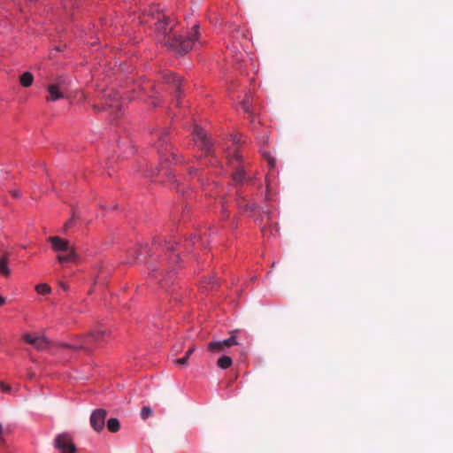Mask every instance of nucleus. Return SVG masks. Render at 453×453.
I'll return each instance as SVG.
<instances>
[{"label": "nucleus", "mask_w": 453, "mask_h": 453, "mask_svg": "<svg viewBox=\"0 0 453 453\" xmlns=\"http://www.w3.org/2000/svg\"><path fill=\"white\" fill-rule=\"evenodd\" d=\"M195 351V346H192L188 349V350L186 352L185 356L183 357L176 359L174 362L178 365H185L188 363V360L189 357L192 355V353Z\"/></svg>", "instance_id": "19"}, {"label": "nucleus", "mask_w": 453, "mask_h": 453, "mask_svg": "<svg viewBox=\"0 0 453 453\" xmlns=\"http://www.w3.org/2000/svg\"><path fill=\"white\" fill-rule=\"evenodd\" d=\"M241 155L238 151H234L233 155L229 158V163L234 165V161L239 163L241 161Z\"/></svg>", "instance_id": "25"}, {"label": "nucleus", "mask_w": 453, "mask_h": 453, "mask_svg": "<svg viewBox=\"0 0 453 453\" xmlns=\"http://www.w3.org/2000/svg\"><path fill=\"white\" fill-rule=\"evenodd\" d=\"M106 416L107 411L104 409H96L92 412L90 425L95 431L100 432L104 429Z\"/></svg>", "instance_id": "7"}, {"label": "nucleus", "mask_w": 453, "mask_h": 453, "mask_svg": "<svg viewBox=\"0 0 453 453\" xmlns=\"http://www.w3.org/2000/svg\"><path fill=\"white\" fill-rule=\"evenodd\" d=\"M22 338L27 343L34 346L37 349L42 350L48 347V342L44 337L25 334Z\"/></svg>", "instance_id": "9"}, {"label": "nucleus", "mask_w": 453, "mask_h": 453, "mask_svg": "<svg viewBox=\"0 0 453 453\" xmlns=\"http://www.w3.org/2000/svg\"><path fill=\"white\" fill-rule=\"evenodd\" d=\"M123 100L118 92L107 89L101 96L102 109L108 111L113 119H119L121 116Z\"/></svg>", "instance_id": "3"}, {"label": "nucleus", "mask_w": 453, "mask_h": 453, "mask_svg": "<svg viewBox=\"0 0 453 453\" xmlns=\"http://www.w3.org/2000/svg\"><path fill=\"white\" fill-rule=\"evenodd\" d=\"M35 290L40 295H48L51 292V288L46 283H42L35 287Z\"/></svg>", "instance_id": "20"}, {"label": "nucleus", "mask_w": 453, "mask_h": 453, "mask_svg": "<svg viewBox=\"0 0 453 453\" xmlns=\"http://www.w3.org/2000/svg\"><path fill=\"white\" fill-rule=\"evenodd\" d=\"M0 388L2 389V391L5 392V393H9L11 392V387L9 385H7L6 383H4V381H0Z\"/></svg>", "instance_id": "27"}, {"label": "nucleus", "mask_w": 453, "mask_h": 453, "mask_svg": "<svg viewBox=\"0 0 453 453\" xmlns=\"http://www.w3.org/2000/svg\"><path fill=\"white\" fill-rule=\"evenodd\" d=\"M33 81L34 75L30 72H25L19 78L20 85L25 88L30 87Z\"/></svg>", "instance_id": "14"}, {"label": "nucleus", "mask_w": 453, "mask_h": 453, "mask_svg": "<svg viewBox=\"0 0 453 453\" xmlns=\"http://www.w3.org/2000/svg\"><path fill=\"white\" fill-rule=\"evenodd\" d=\"M207 348L209 351L213 353H221L226 351L219 341L209 342Z\"/></svg>", "instance_id": "15"}, {"label": "nucleus", "mask_w": 453, "mask_h": 453, "mask_svg": "<svg viewBox=\"0 0 453 453\" xmlns=\"http://www.w3.org/2000/svg\"><path fill=\"white\" fill-rule=\"evenodd\" d=\"M111 336V332L103 326H97L91 329L88 334L79 337V342L72 344L63 345L73 350H83L91 353L92 349L105 342Z\"/></svg>", "instance_id": "2"}, {"label": "nucleus", "mask_w": 453, "mask_h": 453, "mask_svg": "<svg viewBox=\"0 0 453 453\" xmlns=\"http://www.w3.org/2000/svg\"><path fill=\"white\" fill-rule=\"evenodd\" d=\"M107 428L111 433H117L120 428V423L118 418H111L107 421Z\"/></svg>", "instance_id": "16"}, {"label": "nucleus", "mask_w": 453, "mask_h": 453, "mask_svg": "<svg viewBox=\"0 0 453 453\" xmlns=\"http://www.w3.org/2000/svg\"><path fill=\"white\" fill-rule=\"evenodd\" d=\"M232 358L228 356H222L217 361V365L221 369H227L232 365Z\"/></svg>", "instance_id": "17"}, {"label": "nucleus", "mask_w": 453, "mask_h": 453, "mask_svg": "<svg viewBox=\"0 0 453 453\" xmlns=\"http://www.w3.org/2000/svg\"><path fill=\"white\" fill-rule=\"evenodd\" d=\"M164 79L166 83L173 84L175 88V96L176 100H179L180 95L181 93V78L173 73H165L164 75Z\"/></svg>", "instance_id": "11"}, {"label": "nucleus", "mask_w": 453, "mask_h": 453, "mask_svg": "<svg viewBox=\"0 0 453 453\" xmlns=\"http://www.w3.org/2000/svg\"><path fill=\"white\" fill-rule=\"evenodd\" d=\"M195 171H196V169H192L189 171V173L192 174Z\"/></svg>", "instance_id": "37"}, {"label": "nucleus", "mask_w": 453, "mask_h": 453, "mask_svg": "<svg viewBox=\"0 0 453 453\" xmlns=\"http://www.w3.org/2000/svg\"><path fill=\"white\" fill-rule=\"evenodd\" d=\"M238 204L241 208L243 209V211H253L256 208V205L255 203H246L244 201V199H242L241 201L238 202Z\"/></svg>", "instance_id": "22"}, {"label": "nucleus", "mask_w": 453, "mask_h": 453, "mask_svg": "<svg viewBox=\"0 0 453 453\" xmlns=\"http://www.w3.org/2000/svg\"><path fill=\"white\" fill-rule=\"evenodd\" d=\"M54 443L55 447L61 453H74L76 450V447L73 442L72 437L66 433L58 434L56 437Z\"/></svg>", "instance_id": "5"}, {"label": "nucleus", "mask_w": 453, "mask_h": 453, "mask_svg": "<svg viewBox=\"0 0 453 453\" xmlns=\"http://www.w3.org/2000/svg\"><path fill=\"white\" fill-rule=\"evenodd\" d=\"M92 108L97 112L101 111V108L97 104H93Z\"/></svg>", "instance_id": "31"}, {"label": "nucleus", "mask_w": 453, "mask_h": 453, "mask_svg": "<svg viewBox=\"0 0 453 453\" xmlns=\"http://www.w3.org/2000/svg\"><path fill=\"white\" fill-rule=\"evenodd\" d=\"M175 24L173 19L162 15L156 23V29L160 36V42L164 45L168 46L179 54H184L197 41L199 26L197 24L193 25L191 32L186 37H182L174 30Z\"/></svg>", "instance_id": "1"}, {"label": "nucleus", "mask_w": 453, "mask_h": 453, "mask_svg": "<svg viewBox=\"0 0 453 453\" xmlns=\"http://www.w3.org/2000/svg\"><path fill=\"white\" fill-rule=\"evenodd\" d=\"M48 241L51 243L53 250L59 254L67 252L71 249L74 248L68 241L58 236L49 237Z\"/></svg>", "instance_id": "8"}, {"label": "nucleus", "mask_w": 453, "mask_h": 453, "mask_svg": "<svg viewBox=\"0 0 453 453\" xmlns=\"http://www.w3.org/2000/svg\"><path fill=\"white\" fill-rule=\"evenodd\" d=\"M268 162H269V165H270L272 167L274 165V160H273V159L270 158Z\"/></svg>", "instance_id": "35"}, {"label": "nucleus", "mask_w": 453, "mask_h": 453, "mask_svg": "<svg viewBox=\"0 0 453 453\" xmlns=\"http://www.w3.org/2000/svg\"><path fill=\"white\" fill-rule=\"evenodd\" d=\"M160 142H162L163 143L166 142L165 137V136L160 137Z\"/></svg>", "instance_id": "36"}, {"label": "nucleus", "mask_w": 453, "mask_h": 453, "mask_svg": "<svg viewBox=\"0 0 453 453\" xmlns=\"http://www.w3.org/2000/svg\"><path fill=\"white\" fill-rule=\"evenodd\" d=\"M73 219H74V215L73 216L72 219H70L68 221H66V223L65 224V228H69L72 226Z\"/></svg>", "instance_id": "28"}, {"label": "nucleus", "mask_w": 453, "mask_h": 453, "mask_svg": "<svg viewBox=\"0 0 453 453\" xmlns=\"http://www.w3.org/2000/svg\"><path fill=\"white\" fill-rule=\"evenodd\" d=\"M60 287H61L64 290H67V289H68V286H67L65 283H64V282H61V283H60Z\"/></svg>", "instance_id": "32"}, {"label": "nucleus", "mask_w": 453, "mask_h": 453, "mask_svg": "<svg viewBox=\"0 0 453 453\" xmlns=\"http://www.w3.org/2000/svg\"><path fill=\"white\" fill-rule=\"evenodd\" d=\"M49 95L45 97L46 102H55L64 98V80L58 78L56 82L51 83L46 88Z\"/></svg>", "instance_id": "4"}, {"label": "nucleus", "mask_w": 453, "mask_h": 453, "mask_svg": "<svg viewBox=\"0 0 453 453\" xmlns=\"http://www.w3.org/2000/svg\"><path fill=\"white\" fill-rule=\"evenodd\" d=\"M242 107L245 112H250V98L247 97L242 103Z\"/></svg>", "instance_id": "26"}, {"label": "nucleus", "mask_w": 453, "mask_h": 453, "mask_svg": "<svg viewBox=\"0 0 453 453\" xmlns=\"http://www.w3.org/2000/svg\"><path fill=\"white\" fill-rule=\"evenodd\" d=\"M165 249H166V250H174L173 245H172V244H170V243H168V242H165Z\"/></svg>", "instance_id": "30"}, {"label": "nucleus", "mask_w": 453, "mask_h": 453, "mask_svg": "<svg viewBox=\"0 0 453 453\" xmlns=\"http://www.w3.org/2000/svg\"><path fill=\"white\" fill-rule=\"evenodd\" d=\"M158 151H159L160 159H161V170L165 171V174L169 175L170 174L169 169H168V166H166L165 165H167L170 162H173L174 164H177L179 162L178 156L174 152H171L168 157L166 153H164L162 151L161 148H158Z\"/></svg>", "instance_id": "10"}, {"label": "nucleus", "mask_w": 453, "mask_h": 453, "mask_svg": "<svg viewBox=\"0 0 453 453\" xmlns=\"http://www.w3.org/2000/svg\"><path fill=\"white\" fill-rule=\"evenodd\" d=\"M57 258H58V261L61 264L67 263V262L77 263L78 259H79V256H78L75 249L73 248L70 250H68L67 252H65V254H58Z\"/></svg>", "instance_id": "12"}, {"label": "nucleus", "mask_w": 453, "mask_h": 453, "mask_svg": "<svg viewBox=\"0 0 453 453\" xmlns=\"http://www.w3.org/2000/svg\"><path fill=\"white\" fill-rule=\"evenodd\" d=\"M5 303V298L0 296V307Z\"/></svg>", "instance_id": "33"}, {"label": "nucleus", "mask_w": 453, "mask_h": 453, "mask_svg": "<svg viewBox=\"0 0 453 453\" xmlns=\"http://www.w3.org/2000/svg\"><path fill=\"white\" fill-rule=\"evenodd\" d=\"M2 432H3V426L2 425L0 424V435H2ZM3 441V439H2V436H0V443Z\"/></svg>", "instance_id": "34"}, {"label": "nucleus", "mask_w": 453, "mask_h": 453, "mask_svg": "<svg viewBox=\"0 0 453 453\" xmlns=\"http://www.w3.org/2000/svg\"><path fill=\"white\" fill-rule=\"evenodd\" d=\"M152 413V411L150 407L144 406L141 410V418L142 419H147Z\"/></svg>", "instance_id": "23"}, {"label": "nucleus", "mask_w": 453, "mask_h": 453, "mask_svg": "<svg viewBox=\"0 0 453 453\" xmlns=\"http://www.w3.org/2000/svg\"><path fill=\"white\" fill-rule=\"evenodd\" d=\"M238 332V330H234L231 332V335L229 338L226 339V340H223V341H219L223 346V348L225 349V350L226 349H229L234 345H238L239 342H237V337H236V333Z\"/></svg>", "instance_id": "13"}, {"label": "nucleus", "mask_w": 453, "mask_h": 453, "mask_svg": "<svg viewBox=\"0 0 453 453\" xmlns=\"http://www.w3.org/2000/svg\"><path fill=\"white\" fill-rule=\"evenodd\" d=\"M172 275H168L167 277L166 276H162V278H160L159 280V285H160V288H165V287L167 285V283L172 280Z\"/></svg>", "instance_id": "24"}, {"label": "nucleus", "mask_w": 453, "mask_h": 453, "mask_svg": "<svg viewBox=\"0 0 453 453\" xmlns=\"http://www.w3.org/2000/svg\"><path fill=\"white\" fill-rule=\"evenodd\" d=\"M236 168V171L234 173V180L237 183H241L244 180V171L242 168H239L238 166H234Z\"/></svg>", "instance_id": "21"}, {"label": "nucleus", "mask_w": 453, "mask_h": 453, "mask_svg": "<svg viewBox=\"0 0 453 453\" xmlns=\"http://www.w3.org/2000/svg\"><path fill=\"white\" fill-rule=\"evenodd\" d=\"M0 273L4 276H9L11 273L8 267V258L6 257L0 258Z\"/></svg>", "instance_id": "18"}, {"label": "nucleus", "mask_w": 453, "mask_h": 453, "mask_svg": "<svg viewBox=\"0 0 453 453\" xmlns=\"http://www.w3.org/2000/svg\"><path fill=\"white\" fill-rule=\"evenodd\" d=\"M11 194L14 196V197H19L20 196V192L19 190H12L11 191Z\"/></svg>", "instance_id": "29"}, {"label": "nucleus", "mask_w": 453, "mask_h": 453, "mask_svg": "<svg viewBox=\"0 0 453 453\" xmlns=\"http://www.w3.org/2000/svg\"><path fill=\"white\" fill-rule=\"evenodd\" d=\"M193 136L196 144L199 146L206 155L209 154L212 144L208 140L206 133L201 127L196 126L194 127Z\"/></svg>", "instance_id": "6"}]
</instances>
